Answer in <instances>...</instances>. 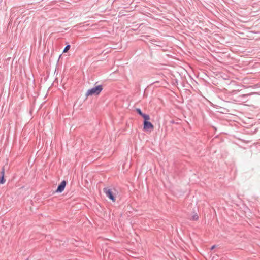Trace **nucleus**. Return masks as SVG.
<instances>
[{"label":"nucleus","instance_id":"1","mask_svg":"<svg viewBox=\"0 0 260 260\" xmlns=\"http://www.w3.org/2000/svg\"><path fill=\"white\" fill-rule=\"evenodd\" d=\"M102 90L103 87L102 85L96 86L92 88L88 89L86 93V96H89L93 95H98L100 93Z\"/></svg>","mask_w":260,"mask_h":260},{"label":"nucleus","instance_id":"2","mask_svg":"<svg viewBox=\"0 0 260 260\" xmlns=\"http://www.w3.org/2000/svg\"><path fill=\"white\" fill-rule=\"evenodd\" d=\"M104 192L110 199H111L113 202H115V199L114 197L113 192L110 189L105 188L104 189Z\"/></svg>","mask_w":260,"mask_h":260},{"label":"nucleus","instance_id":"3","mask_svg":"<svg viewBox=\"0 0 260 260\" xmlns=\"http://www.w3.org/2000/svg\"><path fill=\"white\" fill-rule=\"evenodd\" d=\"M143 128L146 131H148L149 130L152 131L154 128V126L151 122L146 121H144Z\"/></svg>","mask_w":260,"mask_h":260},{"label":"nucleus","instance_id":"4","mask_svg":"<svg viewBox=\"0 0 260 260\" xmlns=\"http://www.w3.org/2000/svg\"><path fill=\"white\" fill-rule=\"evenodd\" d=\"M66 185V182L65 181H62L60 185L58 186L57 189L56 190V192H61L64 189L65 186Z\"/></svg>","mask_w":260,"mask_h":260},{"label":"nucleus","instance_id":"5","mask_svg":"<svg viewBox=\"0 0 260 260\" xmlns=\"http://www.w3.org/2000/svg\"><path fill=\"white\" fill-rule=\"evenodd\" d=\"M4 169H2V171L0 172V184H3L5 182L4 179Z\"/></svg>","mask_w":260,"mask_h":260},{"label":"nucleus","instance_id":"6","mask_svg":"<svg viewBox=\"0 0 260 260\" xmlns=\"http://www.w3.org/2000/svg\"><path fill=\"white\" fill-rule=\"evenodd\" d=\"M142 117L144 119V121H148L150 120V116L149 115L143 114Z\"/></svg>","mask_w":260,"mask_h":260},{"label":"nucleus","instance_id":"7","mask_svg":"<svg viewBox=\"0 0 260 260\" xmlns=\"http://www.w3.org/2000/svg\"><path fill=\"white\" fill-rule=\"evenodd\" d=\"M70 45H68L63 50V53H66V52H67L68 51V50L70 49Z\"/></svg>","mask_w":260,"mask_h":260},{"label":"nucleus","instance_id":"8","mask_svg":"<svg viewBox=\"0 0 260 260\" xmlns=\"http://www.w3.org/2000/svg\"><path fill=\"white\" fill-rule=\"evenodd\" d=\"M136 111H137V112H138V113L139 115H140L141 116H142L143 115V114H144V113H142V112L141 111V110L140 109H139V108L137 109H136Z\"/></svg>","mask_w":260,"mask_h":260},{"label":"nucleus","instance_id":"9","mask_svg":"<svg viewBox=\"0 0 260 260\" xmlns=\"http://www.w3.org/2000/svg\"><path fill=\"white\" fill-rule=\"evenodd\" d=\"M198 219V216L197 215H195L193 216L192 219L194 220H196Z\"/></svg>","mask_w":260,"mask_h":260},{"label":"nucleus","instance_id":"10","mask_svg":"<svg viewBox=\"0 0 260 260\" xmlns=\"http://www.w3.org/2000/svg\"><path fill=\"white\" fill-rule=\"evenodd\" d=\"M215 247V245L212 246V247H211V249L212 250V249H214Z\"/></svg>","mask_w":260,"mask_h":260}]
</instances>
